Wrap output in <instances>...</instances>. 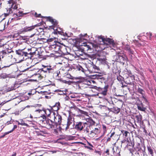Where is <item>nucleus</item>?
Masks as SVG:
<instances>
[{
  "instance_id": "obj_35",
  "label": "nucleus",
  "mask_w": 156,
  "mask_h": 156,
  "mask_svg": "<svg viewBox=\"0 0 156 156\" xmlns=\"http://www.w3.org/2000/svg\"><path fill=\"white\" fill-rule=\"evenodd\" d=\"M102 128L104 130V133H105L106 131V127L105 125H103Z\"/></svg>"
},
{
  "instance_id": "obj_7",
  "label": "nucleus",
  "mask_w": 156,
  "mask_h": 156,
  "mask_svg": "<svg viewBox=\"0 0 156 156\" xmlns=\"http://www.w3.org/2000/svg\"><path fill=\"white\" fill-rule=\"evenodd\" d=\"M13 0H9L8 1V3H12L11 7H10V8L9 9V14H10L11 13H12L13 11H14L15 10L19 8L18 6H19V5L18 4H16L13 3Z\"/></svg>"
},
{
  "instance_id": "obj_31",
  "label": "nucleus",
  "mask_w": 156,
  "mask_h": 156,
  "mask_svg": "<svg viewBox=\"0 0 156 156\" xmlns=\"http://www.w3.org/2000/svg\"><path fill=\"white\" fill-rule=\"evenodd\" d=\"M122 132L123 134V135L125 136V137H126L127 136V134L129 133L127 131H125L124 130H123L122 131Z\"/></svg>"
},
{
  "instance_id": "obj_34",
  "label": "nucleus",
  "mask_w": 156,
  "mask_h": 156,
  "mask_svg": "<svg viewBox=\"0 0 156 156\" xmlns=\"http://www.w3.org/2000/svg\"><path fill=\"white\" fill-rule=\"evenodd\" d=\"M93 68L95 70L98 71L99 69V68L96 66L93 65L92 66Z\"/></svg>"
},
{
  "instance_id": "obj_40",
  "label": "nucleus",
  "mask_w": 156,
  "mask_h": 156,
  "mask_svg": "<svg viewBox=\"0 0 156 156\" xmlns=\"http://www.w3.org/2000/svg\"><path fill=\"white\" fill-rule=\"evenodd\" d=\"M55 39H54V38H50L48 40V42H52V41H54V42H55Z\"/></svg>"
},
{
  "instance_id": "obj_42",
  "label": "nucleus",
  "mask_w": 156,
  "mask_h": 156,
  "mask_svg": "<svg viewBox=\"0 0 156 156\" xmlns=\"http://www.w3.org/2000/svg\"><path fill=\"white\" fill-rule=\"evenodd\" d=\"M62 145H68L69 144L67 142H62Z\"/></svg>"
},
{
  "instance_id": "obj_49",
  "label": "nucleus",
  "mask_w": 156,
  "mask_h": 156,
  "mask_svg": "<svg viewBox=\"0 0 156 156\" xmlns=\"http://www.w3.org/2000/svg\"><path fill=\"white\" fill-rule=\"evenodd\" d=\"M20 120L21 122L20 123H24L23 119H21Z\"/></svg>"
},
{
  "instance_id": "obj_2",
  "label": "nucleus",
  "mask_w": 156,
  "mask_h": 156,
  "mask_svg": "<svg viewBox=\"0 0 156 156\" xmlns=\"http://www.w3.org/2000/svg\"><path fill=\"white\" fill-rule=\"evenodd\" d=\"M89 121L90 124L85 125V126L86 125V128L84 129V132L86 133H89L90 131L92 130L95 123V122L92 119H89Z\"/></svg>"
},
{
  "instance_id": "obj_32",
  "label": "nucleus",
  "mask_w": 156,
  "mask_h": 156,
  "mask_svg": "<svg viewBox=\"0 0 156 156\" xmlns=\"http://www.w3.org/2000/svg\"><path fill=\"white\" fill-rule=\"evenodd\" d=\"M124 48L125 50H126L127 51L129 50V49L130 48L129 46L128 45H124Z\"/></svg>"
},
{
  "instance_id": "obj_14",
  "label": "nucleus",
  "mask_w": 156,
  "mask_h": 156,
  "mask_svg": "<svg viewBox=\"0 0 156 156\" xmlns=\"http://www.w3.org/2000/svg\"><path fill=\"white\" fill-rule=\"evenodd\" d=\"M135 118L137 120V122L140 123L142 119V117L141 115H136L135 116Z\"/></svg>"
},
{
  "instance_id": "obj_8",
  "label": "nucleus",
  "mask_w": 156,
  "mask_h": 156,
  "mask_svg": "<svg viewBox=\"0 0 156 156\" xmlns=\"http://www.w3.org/2000/svg\"><path fill=\"white\" fill-rule=\"evenodd\" d=\"M86 122L83 123L81 122H78L76 123L75 126V128L78 130H82L84 127H85V125H87Z\"/></svg>"
},
{
  "instance_id": "obj_53",
  "label": "nucleus",
  "mask_w": 156,
  "mask_h": 156,
  "mask_svg": "<svg viewBox=\"0 0 156 156\" xmlns=\"http://www.w3.org/2000/svg\"><path fill=\"white\" fill-rule=\"evenodd\" d=\"M121 83H122V87H125L126 86L124 85L123 84V83H122V82Z\"/></svg>"
},
{
  "instance_id": "obj_15",
  "label": "nucleus",
  "mask_w": 156,
  "mask_h": 156,
  "mask_svg": "<svg viewBox=\"0 0 156 156\" xmlns=\"http://www.w3.org/2000/svg\"><path fill=\"white\" fill-rule=\"evenodd\" d=\"M48 20L55 26H56L58 24V23L56 20L53 19L51 17H48Z\"/></svg>"
},
{
  "instance_id": "obj_58",
  "label": "nucleus",
  "mask_w": 156,
  "mask_h": 156,
  "mask_svg": "<svg viewBox=\"0 0 156 156\" xmlns=\"http://www.w3.org/2000/svg\"><path fill=\"white\" fill-rule=\"evenodd\" d=\"M32 94V93H28V94L29 95H31Z\"/></svg>"
},
{
  "instance_id": "obj_41",
  "label": "nucleus",
  "mask_w": 156,
  "mask_h": 156,
  "mask_svg": "<svg viewBox=\"0 0 156 156\" xmlns=\"http://www.w3.org/2000/svg\"><path fill=\"white\" fill-rule=\"evenodd\" d=\"M41 106V104H36L35 105V107H40Z\"/></svg>"
},
{
  "instance_id": "obj_10",
  "label": "nucleus",
  "mask_w": 156,
  "mask_h": 156,
  "mask_svg": "<svg viewBox=\"0 0 156 156\" xmlns=\"http://www.w3.org/2000/svg\"><path fill=\"white\" fill-rule=\"evenodd\" d=\"M62 119L59 115H56L54 116V121H53L55 125H60Z\"/></svg>"
},
{
  "instance_id": "obj_27",
  "label": "nucleus",
  "mask_w": 156,
  "mask_h": 156,
  "mask_svg": "<svg viewBox=\"0 0 156 156\" xmlns=\"http://www.w3.org/2000/svg\"><path fill=\"white\" fill-rule=\"evenodd\" d=\"M16 122L18 123V124L19 125H21L22 126H28V125L26 123H20L17 120H16L15 121Z\"/></svg>"
},
{
  "instance_id": "obj_6",
  "label": "nucleus",
  "mask_w": 156,
  "mask_h": 156,
  "mask_svg": "<svg viewBox=\"0 0 156 156\" xmlns=\"http://www.w3.org/2000/svg\"><path fill=\"white\" fill-rule=\"evenodd\" d=\"M98 38L100 41H102V43L101 44H111L112 43L113 41L112 39L109 38L105 39L103 38L102 36L99 37Z\"/></svg>"
},
{
  "instance_id": "obj_3",
  "label": "nucleus",
  "mask_w": 156,
  "mask_h": 156,
  "mask_svg": "<svg viewBox=\"0 0 156 156\" xmlns=\"http://www.w3.org/2000/svg\"><path fill=\"white\" fill-rule=\"evenodd\" d=\"M30 51L32 52H29L28 53H24L22 52L21 53H20V54L22 55H23L24 54V56L25 57V59H26L27 58H31L35 54L36 51H37V49L36 48H31Z\"/></svg>"
},
{
  "instance_id": "obj_45",
  "label": "nucleus",
  "mask_w": 156,
  "mask_h": 156,
  "mask_svg": "<svg viewBox=\"0 0 156 156\" xmlns=\"http://www.w3.org/2000/svg\"><path fill=\"white\" fill-rule=\"evenodd\" d=\"M109 150L108 149H107L105 151V153H107L108 155V154H109Z\"/></svg>"
},
{
  "instance_id": "obj_52",
  "label": "nucleus",
  "mask_w": 156,
  "mask_h": 156,
  "mask_svg": "<svg viewBox=\"0 0 156 156\" xmlns=\"http://www.w3.org/2000/svg\"><path fill=\"white\" fill-rule=\"evenodd\" d=\"M30 49H31V48H28L27 49V52H29V51H30Z\"/></svg>"
},
{
  "instance_id": "obj_26",
  "label": "nucleus",
  "mask_w": 156,
  "mask_h": 156,
  "mask_svg": "<svg viewBox=\"0 0 156 156\" xmlns=\"http://www.w3.org/2000/svg\"><path fill=\"white\" fill-rule=\"evenodd\" d=\"M17 125H14V126H13V129L11 131H9L8 132L5 133V134H8L9 133H10L12 132H13L14 131V130L15 129H16L17 128Z\"/></svg>"
},
{
  "instance_id": "obj_30",
  "label": "nucleus",
  "mask_w": 156,
  "mask_h": 156,
  "mask_svg": "<svg viewBox=\"0 0 156 156\" xmlns=\"http://www.w3.org/2000/svg\"><path fill=\"white\" fill-rule=\"evenodd\" d=\"M138 92L140 94H144V90L142 89L139 88L138 90Z\"/></svg>"
},
{
  "instance_id": "obj_19",
  "label": "nucleus",
  "mask_w": 156,
  "mask_h": 156,
  "mask_svg": "<svg viewBox=\"0 0 156 156\" xmlns=\"http://www.w3.org/2000/svg\"><path fill=\"white\" fill-rule=\"evenodd\" d=\"M100 132V130L98 128H94V129H92L90 131V134H91L92 133H93L95 134H97Z\"/></svg>"
},
{
  "instance_id": "obj_39",
  "label": "nucleus",
  "mask_w": 156,
  "mask_h": 156,
  "mask_svg": "<svg viewBox=\"0 0 156 156\" xmlns=\"http://www.w3.org/2000/svg\"><path fill=\"white\" fill-rule=\"evenodd\" d=\"M13 120H11L10 121H8L6 123V124L7 125H9V124L12 123L13 122Z\"/></svg>"
},
{
  "instance_id": "obj_21",
  "label": "nucleus",
  "mask_w": 156,
  "mask_h": 156,
  "mask_svg": "<svg viewBox=\"0 0 156 156\" xmlns=\"http://www.w3.org/2000/svg\"><path fill=\"white\" fill-rule=\"evenodd\" d=\"M52 48L54 49L55 51H58L60 50L61 48L57 44L53 45Z\"/></svg>"
},
{
  "instance_id": "obj_38",
  "label": "nucleus",
  "mask_w": 156,
  "mask_h": 156,
  "mask_svg": "<svg viewBox=\"0 0 156 156\" xmlns=\"http://www.w3.org/2000/svg\"><path fill=\"white\" fill-rule=\"evenodd\" d=\"M117 79L119 81H122L123 79V78L122 76L118 77Z\"/></svg>"
},
{
  "instance_id": "obj_56",
  "label": "nucleus",
  "mask_w": 156,
  "mask_h": 156,
  "mask_svg": "<svg viewBox=\"0 0 156 156\" xmlns=\"http://www.w3.org/2000/svg\"><path fill=\"white\" fill-rule=\"evenodd\" d=\"M43 111H44V113H45L46 115H47V113H46V111L45 110H44Z\"/></svg>"
},
{
  "instance_id": "obj_51",
  "label": "nucleus",
  "mask_w": 156,
  "mask_h": 156,
  "mask_svg": "<svg viewBox=\"0 0 156 156\" xmlns=\"http://www.w3.org/2000/svg\"><path fill=\"white\" fill-rule=\"evenodd\" d=\"M16 153H15L13 154L11 156H16Z\"/></svg>"
},
{
  "instance_id": "obj_29",
  "label": "nucleus",
  "mask_w": 156,
  "mask_h": 156,
  "mask_svg": "<svg viewBox=\"0 0 156 156\" xmlns=\"http://www.w3.org/2000/svg\"><path fill=\"white\" fill-rule=\"evenodd\" d=\"M128 52L129 53V55L130 56L131 58L132 57V55L133 54L134 51L133 50H131L130 48L128 51Z\"/></svg>"
},
{
  "instance_id": "obj_55",
  "label": "nucleus",
  "mask_w": 156,
  "mask_h": 156,
  "mask_svg": "<svg viewBox=\"0 0 156 156\" xmlns=\"http://www.w3.org/2000/svg\"><path fill=\"white\" fill-rule=\"evenodd\" d=\"M69 82V81H65V83H68V82Z\"/></svg>"
},
{
  "instance_id": "obj_5",
  "label": "nucleus",
  "mask_w": 156,
  "mask_h": 156,
  "mask_svg": "<svg viewBox=\"0 0 156 156\" xmlns=\"http://www.w3.org/2000/svg\"><path fill=\"white\" fill-rule=\"evenodd\" d=\"M45 126L47 129L54 128L55 124L54 122L50 119H48L45 121Z\"/></svg>"
},
{
  "instance_id": "obj_9",
  "label": "nucleus",
  "mask_w": 156,
  "mask_h": 156,
  "mask_svg": "<svg viewBox=\"0 0 156 156\" xmlns=\"http://www.w3.org/2000/svg\"><path fill=\"white\" fill-rule=\"evenodd\" d=\"M126 57L123 55H118L116 56L117 61L121 63H124L126 61Z\"/></svg>"
},
{
  "instance_id": "obj_13",
  "label": "nucleus",
  "mask_w": 156,
  "mask_h": 156,
  "mask_svg": "<svg viewBox=\"0 0 156 156\" xmlns=\"http://www.w3.org/2000/svg\"><path fill=\"white\" fill-rule=\"evenodd\" d=\"M23 52V53H29V52H32L30 50V51L29 52H24V51H23V50L22 49V50H16V54H18V55H19L20 56H23V59H25V57L24 56V55L23 54V55H22V54H20V53H21V52Z\"/></svg>"
},
{
  "instance_id": "obj_23",
  "label": "nucleus",
  "mask_w": 156,
  "mask_h": 156,
  "mask_svg": "<svg viewBox=\"0 0 156 156\" xmlns=\"http://www.w3.org/2000/svg\"><path fill=\"white\" fill-rule=\"evenodd\" d=\"M147 149L149 154H150L151 156L153 155V150L151 147H147Z\"/></svg>"
},
{
  "instance_id": "obj_63",
  "label": "nucleus",
  "mask_w": 156,
  "mask_h": 156,
  "mask_svg": "<svg viewBox=\"0 0 156 156\" xmlns=\"http://www.w3.org/2000/svg\"><path fill=\"white\" fill-rule=\"evenodd\" d=\"M150 35L151 36V33H150Z\"/></svg>"
},
{
  "instance_id": "obj_43",
  "label": "nucleus",
  "mask_w": 156,
  "mask_h": 156,
  "mask_svg": "<svg viewBox=\"0 0 156 156\" xmlns=\"http://www.w3.org/2000/svg\"><path fill=\"white\" fill-rule=\"evenodd\" d=\"M35 16L36 17H40V16H41V14H38V15L37 16V13L36 12H35Z\"/></svg>"
},
{
  "instance_id": "obj_20",
  "label": "nucleus",
  "mask_w": 156,
  "mask_h": 156,
  "mask_svg": "<svg viewBox=\"0 0 156 156\" xmlns=\"http://www.w3.org/2000/svg\"><path fill=\"white\" fill-rule=\"evenodd\" d=\"M111 109L114 113L116 114H118L120 111V109L116 107H114Z\"/></svg>"
},
{
  "instance_id": "obj_22",
  "label": "nucleus",
  "mask_w": 156,
  "mask_h": 156,
  "mask_svg": "<svg viewBox=\"0 0 156 156\" xmlns=\"http://www.w3.org/2000/svg\"><path fill=\"white\" fill-rule=\"evenodd\" d=\"M39 118L40 119V121H42V122L44 123H45V121L46 120V117L44 115H42L40 117H39Z\"/></svg>"
},
{
  "instance_id": "obj_62",
  "label": "nucleus",
  "mask_w": 156,
  "mask_h": 156,
  "mask_svg": "<svg viewBox=\"0 0 156 156\" xmlns=\"http://www.w3.org/2000/svg\"><path fill=\"white\" fill-rule=\"evenodd\" d=\"M65 35H67V34H66V33H65Z\"/></svg>"
},
{
  "instance_id": "obj_36",
  "label": "nucleus",
  "mask_w": 156,
  "mask_h": 156,
  "mask_svg": "<svg viewBox=\"0 0 156 156\" xmlns=\"http://www.w3.org/2000/svg\"><path fill=\"white\" fill-rule=\"evenodd\" d=\"M96 78L98 79H102L103 78L101 76L99 75H95Z\"/></svg>"
},
{
  "instance_id": "obj_25",
  "label": "nucleus",
  "mask_w": 156,
  "mask_h": 156,
  "mask_svg": "<svg viewBox=\"0 0 156 156\" xmlns=\"http://www.w3.org/2000/svg\"><path fill=\"white\" fill-rule=\"evenodd\" d=\"M14 89V86H11V87H9L7 89L5 90L6 92H9Z\"/></svg>"
},
{
  "instance_id": "obj_48",
  "label": "nucleus",
  "mask_w": 156,
  "mask_h": 156,
  "mask_svg": "<svg viewBox=\"0 0 156 156\" xmlns=\"http://www.w3.org/2000/svg\"><path fill=\"white\" fill-rule=\"evenodd\" d=\"M114 134H115L114 132L112 133L110 137H112L114 135Z\"/></svg>"
},
{
  "instance_id": "obj_12",
  "label": "nucleus",
  "mask_w": 156,
  "mask_h": 156,
  "mask_svg": "<svg viewBox=\"0 0 156 156\" xmlns=\"http://www.w3.org/2000/svg\"><path fill=\"white\" fill-rule=\"evenodd\" d=\"M98 61L100 62L101 63L105 64H106V57L104 56H100L98 57L97 58Z\"/></svg>"
},
{
  "instance_id": "obj_50",
  "label": "nucleus",
  "mask_w": 156,
  "mask_h": 156,
  "mask_svg": "<svg viewBox=\"0 0 156 156\" xmlns=\"http://www.w3.org/2000/svg\"><path fill=\"white\" fill-rule=\"evenodd\" d=\"M12 65V64H11L8 66H4V67H9L10 66H11Z\"/></svg>"
},
{
  "instance_id": "obj_16",
  "label": "nucleus",
  "mask_w": 156,
  "mask_h": 156,
  "mask_svg": "<svg viewBox=\"0 0 156 156\" xmlns=\"http://www.w3.org/2000/svg\"><path fill=\"white\" fill-rule=\"evenodd\" d=\"M108 88V85L105 86L104 88L102 89L101 94L104 95H105L107 94V92Z\"/></svg>"
},
{
  "instance_id": "obj_33",
  "label": "nucleus",
  "mask_w": 156,
  "mask_h": 156,
  "mask_svg": "<svg viewBox=\"0 0 156 156\" xmlns=\"http://www.w3.org/2000/svg\"><path fill=\"white\" fill-rule=\"evenodd\" d=\"M36 76L37 77H38L39 78H40V79H41V77H43L44 76L43 74H41V73L40 74H37L36 75Z\"/></svg>"
},
{
  "instance_id": "obj_57",
  "label": "nucleus",
  "mask_w": 156,
  "mask_h": 156,
  "mask_svg": "<svg viewBox=\"0 0 156 156\" xmlns=\"http://www.w3.org/2000/svg\"><path fill=\"white\" fill-rule=\"evenodd\" d=\"M34 35H35V34H33L32 35L30 36V37H33L34 36Z\"/></svg>"
},
{
  "instance_id": "obj_28",
  "label": "nucleus",
  "mask_w": 156,
  "mask_h": 156,
  "mask_svg": "<svg viewBox=\"0 0 156 156\" xmlns=\"http://www.w3.org/2000/svg\"><path fill=\"white\" fill-rule=\"evenodd\" d=\"M83 46L86 48H84V49H86L87 50L91 49L89 45L87 44L86 43H84Z\"/></svg>"
},
{
  "instance_id": "obj_37",
  "label": "nucleus",
  "mask_w": 156,
  "mask_h": 156,
  "mask_svg": "<svg viewBox=\"0 0 156 156\" xmlns=\"http://www.w3.org/2000/svg\"><path fill=\"white\" fill-rule=\"evenodd\" d=\"M78 111L81 114H86L87 113V112H86L80 109H78Z\"/></svg>"
},
{
  "instance_id": "obj_46",
  "label": "nucleus",
  "mask_w": 156,
  "mask_h": 156,
  "mask_svg": "<svg viewBox=\"0 0 156 156\" xmlns=\"http://www.w3.org/2000/svg\"><path fill=\"white\" fill-rule=\"evenodd\" d=\"M55 27H54V30H55L56 31H57V32H58V33H59V32H60V31H59V30H58V29H55Z\"/></svg>"
},
{
  "instance_id": "obj_64",
  "label": "nucleus",
  "mask_w": 156,
  "mask_h": 156,
  "mask_svg": "<svg viewBox=\"0 0 156 156\" xmlns=\"http://www.w3.org/2000/svg\"><path fill=\"white\" fill-rule=\"evenodd\" d=\"M81 68L82 69H83L82 67H81Z\"/></svg>"
},
{
  "instance_id": "obj_18",
  "label": "nucleus",
  "mask_w": 156,
  "mask_h": 156,
  "mask_svg": "<svg viewBox=\"0 0 156 156\" xmlns=\"http://www.w3.org/2000/svg\"><path fill=\"white\" fill-rule=\"evenodd\" d=\"M27 13H23L22 12L19 11L18 13H14L13 16L17 18L23 16L24 15L26 14Z\"/></svg>"
},
{
  "instance_id": "obj_54",
  "label": "nucleus",
  "mask_w": 156,
  "mask_h": 156,
  "mask_svg": "<svg viewBox=\"0 0 156 156\" xmlns=\"http://www.w3.org/2000/svg\"><path fill=\"white\" fill-rule=\"evenodd\" d=\"M130 77L131 78H134V76L133 75H132L131 76H130Z\"/></svg>"
},
{
  "instance_id": "obj_44",
  "label": "nucleus",
  "mask_w": 156,
  "mask_h": 156,
  "mask_svg": "<svg viewBox=\"0 0 156 156\" xmlns=\"http://www.w3.org/2000/svg\"><path fill=\"white\" fill-rule=\"evenodd\" d=\"M42 111V110H41L40 109H37V110H36L35 111V112H38L39 113H40Z\"/></svg>"
},
{
  "instance_id": "obj_60",
  "label": "nucleus",
  "mask_w": 156,
  "mask_h": 156,
  "mask_svg": "<svg viewBox=\"0 0 156 156\" xmlns=\"http://www.w3.org/2000/svg\"><path fill=\"white\" fill-rule=\"evenodd\" d=\"M118 96H121V95H118Z\"/></svg>"
},
{
  "instance_id": "obj_4",
  "label": "nucleus",
  "mask_w": 156,
  "mask_h": 156,
  "mask_svg": "<svg viewBox=\"0 0 156 156\" xmlns=\"http://www.w3.org/2000/svg\"><path fill=\"white\" fill-rule=\"evenodd\" d=\"M36 26H32L30 27H26L20 30L18 32L19 34L24 33V32L30 31L34 29Z\"/></svg>"
},
{
  "instance_id": "obj_61",
  "label": "nucleus",
  "mask_w": 156,
  "mask_h": 156,
  "mask_svg": "<svg viewBox=\"0 0 156 156\" xmlns=\"http://www.w3.org/2000/svg\"><path fill=\"white\" fill-rule=\"evenodd\" d=\"M30 106L28 105L27 106V107H30Z\"/></svg>"
},
{
  "instance_id": "obj_17",
  "label": "nucleus",
  "mask_w": 156,
  "mask_h": 156,
  "mask_svg": "<svg viewBox=\"0 0 156 156\" xmlns=\"http://www.w3.org/2000/svg\"><path fill=\"white\" fill-rule=\"evenodd\" d=\"M138 109L142 111H145L146 109V108L143 106V105L142 103L140 104H138L137 105Z\"/></svg>"
},
{
  "instance_id": "obj_24",
  "label": "nucleus",
  "mask_w": 156,
  "mask_h": 156,
  "mask_svg": "<svg viewBox=\"0 0 156 156\" xmlns=\"http://www.w3.org/2000/svg\"><path fill=\"white\" fill-rule=\"evenodd\" d=\"M60 106V104L59 102L56 103L53 106L54 108H55V107H57V109L56 110H55V111L58 110Z\"/></svg>"
},
{
  "instance_id": "obj_59",
  "label": "nucleus",
  "mask_w": 156,
  "mask_h": 156,
  "mask_svg": "<svg viewBox=\"0 0 156 156\" xmlns=\"http://www.w3.org/2000/svg\"><path fill=\"white\" fill-rule=\"evenodd\" d=\"M30 117L31 118H33V117H32V116L31 115H30Z\"/></svg>"
},
{
  "instance_id": "obj_11",
  "label": "nucleus",
  "mask_w": 156,
  "mask_h": 156,
  "mask_svg": "<svg viewBox=\"0 0 156 156\" xmlns=\"http://www.w3.org/2000/svg\"><path fill=\"white\" fill-rule=\"evenodd\" d=\"M73 123V120L70 117H69L68 118L67 123L66 126V127L65 128V130H67L69 128H70V125L72 124ZM70 129H72V127H70Z\"/></svg>"
},
{
  "instance_id": "obj_1",
  "label": "nucleus",
  "mask_w": 156,
  "mask_h": 156,
  "mask_svg": "<svg viewBox=\"0 0 156 156\" xmlns=\"http://www.w3.org/2000/svg\"><path fill=\"white\" fill-rule=\"evenodd\" d=\"M53 72L54 69L53 68L51 67V66H45L41 69L40 73L41 74L44 73L45 74H44V76H45L46 74L52 73Z\"/></svg>"
},
{
  "instance_id": "obj_47",
  "label": "nucleus",
  "mask_w": 156,
  "mask_h": 156,
  "mask_svg": "<svg viewBox=\"0 0 156 156\" xmlns=\"http://www.w3.org/2000/svg\"><path fill=\"white\" fill-rule=\"evenodd\" d=\"M111 137H109L107 139V142H108L110 141L111 140Z\"/></svg>"
}]
</instances>
